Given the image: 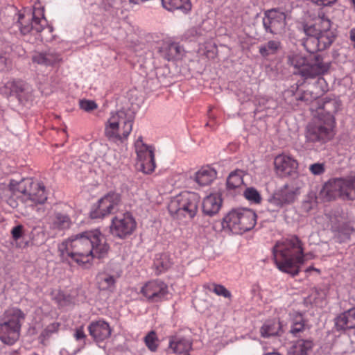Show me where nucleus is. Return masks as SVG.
<instances>
[{"label":"nucleus","mask_w":355,"mask_h":355,"mask_svg":"<svg viewBox=\"0 0 355 355\" xmlns=\"http://www.w3.org/2000/svg\"><path fill=\"white\" fill-rule=\"evenodd\" d=\"M306 38L303 42L306 50L310 53L328 49L336 39V33L331 28V21L324 14L319 15L315 23L304 26Z\"/></svg>","instance_id":"7ed1b4c3"},{"label":"nucleus","mask_w":355,"mask_h":355,"mask_svg":"<svg viewBox=\"0 0 355 355\" xmlns=\"http://www.w3.org/2000/svg\"><path fill=\"white\" fill-rule=\"evenodd\" d=\"M312 270H315V268H314L313 267H309V268H308L306 270V272H309V271ZM315 270H317V269H315Z\"/></svg>","instance_id":"bf43d9fd"},{"label":"nucleus","mask_w":355,"mask_h":355,"mask_svg":"<svg viewBox=\"0 0 355 355\" xmlns=\"http://www.w3.org/2000/svg\"><path fill=\"white\" fill-rule=\"evenodd\" d=\"M244 171L242 170H235L230 173L227 179V187L229 189H234L239 187L243 183V177Z\"/></svg>","instance_id":"e433bc0d"},{"label":"nucleus","mask_w":355,"mask_h":355,"mask_svg":"<svg viewBox=\"0 0 355 355\" xmlns=\"http://www.w3.org/2000/svg\"><path fill=\"white\" fill-rule=\"evenodd\" d=\"M89 335L96 342L103 341L111 335V328L109 324L102 320L93 321L88 326Z\"/></svg>","instance_id":"412c9836"},{"label":"nucleus","mask_w":355,"mask_h":355,"mask_svg":"<svg viewBox=\"0 0 355 355\" xmlns=\"http://www.w3.org/2000/svg\"><path fill=\"white\" fill-rule=\"evenodd\" d=\"M73 337L77 341H82V343L79 345L78 349L75 352V353H76L77 352H79L81 349H83L86 345V335L84 332L83 327H80L76 329L75 333L73 334Z\"/></svg>","instance_id":"a18cd8bd"},{"label":"nucleus","mask_w":355,"mask_h":355,"mask_svg":"<svg viewBox=\"0 0 355 355\" xmlns=\"http://www.w3.org/2000/svg\"><path fill=\"white\" fill-rule=\"evenodd\" d=\"M80 109L85 112H91L97 108L98 105L95 101L92 100L82 99L79 101Z\"/></svg>","instance_id":"49530a36"},{"label":"nucleus","mask_w":355,"mask_h":355,"mask_svg":"<svg viewBox=\"0 0 355 355\" xmlns=\"http://www.w3.org/2000/svg\"><path fill=\"white\" fill-rule=\"evenodd\" d=\"M350 39L354 42L355 46V28L350 31Z\"/></svg>","instance_id":"5fc2aeb1"},{"label":"nucleus","mask_w":355,"mask_h":355,"mask_svg":"<svg viewBox=\"0 0 355 355\" xmlns=\"http://www.w3.org/2000/svg\"><path fill=\"white\" fill-rule=\"evenodd\" d=\"M281 48V42L279 40H270L262 44L259 48V52L263 58L276 54Z\"/></svg>","instance_id":"c9c22d12"},{"label":"nucleus","mask_w":355,"mask_h":355,"mask_svg":"<svg viewBox=\"0 0 355 355\" xmlns=\"http://www.w3.org/2000/svg\"><path fill=\"white\" fill-rule=\"evenodd\" d=\"M72 224L71 218L65 213L55 211L51 216L50 227L55 230H65L70 228Z\"/></svg>","instance_id":"cd10ccee"},{"label":"nucleus","mask_w":355,"mask_h":355,"mask_svg":"<svg viewBox=\"0 0 355 355\" xmlns=\"http://www.w3.org/2000/svg\"><path fill=\"white\" fill-rule=\"evenodd\" d=\"M173 264L172 259L167 253H159L155 255L153 268L156 275H159L168 270Z\"/></svg>","instance_id":"7c9ffc66"},{"label":"nucleus","mask_w":355,"mask_h":355,"mask_svg":"<svg viewBox=\"0 0 355 355\" xmlns=\"http://www.w3.org/2000/svg\"><path fill=\"white\" fill-rule=\"evenodd\" d=\"M309 171L314 175H320L325 172V165L324 163H314L309 166Z\"/></svg>","instance_id":"de8ad7c7"},{"label":"nucleus","mask_w":355,"mask_h":355,"mask_svg":"<svg viewBox=\"0 0 355 355\" xmlns=\"http://www.w3.org/2000/svg\"><path fill=\"white\" fill-rule=\"evenodd\" d=\"M136 227L137 223L133 216L125 213L112 219L110 232L114 236L123 239L131 235Z\"/></svg>","instance_id":"2eb2a0df"},{"label":"nucleus","mask_w":355,"mask_h":355,"mask_svg":"<svg viewBox=\"0 0 355 355\" xmlns=\"http://www.w3.org/2000/svg\"><path fill=\"white\" fill-rule=\"evenodd\" d=\"M192 340L180 334L168 336L167 352L180 355L184 352H189L192 349Z\"/></svg>","instance_id":"aec40b11"},{"label":"nucleus","mask_w":355,"mask_h":355,"mask_svg":"<svg viewBox=\"0 0 355 355\" xmlns=\"http://www.w3.org/2000/svg\"><path fill=\"white\" fill-rule=\"evenodd\" d=\"M162 6L170 11L182 10L187 13L191 9L190 0H162Z\"/></svg>","instance_id":"72a5a7b5"},{"label":"nucleus","mask_w":355,"mask_h":355,"mask_svg":"<svg viewBox=\"0 0 355 355\" xmlns=\"http://www.w3.org/2000/svg\"><path fill=\"white\" fill-rule=\"evenodd\" d=\"M297 189L288 185H284L272 195V202L280 205L282 207L294 202L296 198Z\"/></svg>","instance_id":"b1692460"},{"label":"nucleus","mask_w":355,"mask_h":355,"mask_svg":"<svg viewBox=\"0 0 355 355\" xmlns=\"http://www.w3.org/2000/svg\"><path fill=\"white\" fill-rule=\"evenodd\" d=\"M320 195L327 201L338 198L343 200L355 199V174L329 179L322 187Z\"/></svg>","instance_id":"39448f33"},{"label":"nucleus","mask_w":355,"mask_h":355,"mask_svg":"<svg viewBox=\"0 0 355 355\" xmlns=\"http://www.w3.org/2000/svg\"><path fill=\"white\" fill-rule=\"evenodd\" d=\"M243 196L248 200L254 203H259L261 200L260 193L254 187L246 188L244 191Z\"/></svg>","instance_id":"a19ab883"},{"label":"nucleus","mask_w":355,"mask_h":355,"mask_svg":"<svg viewBox=\"0 0 355 355\" xmlns=\"http://www.w3.org/2000/svg\"><path fill=\"white\" fill-rule=\"evenodd\" d=\"M24 234V227L21 225L15 226L11 230L12 237L14 240L17 241L22 237Z\"/></svg>","instance_id":"09e8293b"},{"label":"nucleus","mask_w":355,"mask_h":355,"mask_svg":"<svg viewBox=\"0 0 355 355\" xmlns=\"http://www.w3.org/2000/svg\"><path fill=\"white\" fill-rule=\"evenodd\" d=\"M135 148L141 170L146 174L153 173L156 167L153 148L144 144L141 136L136 140Z\"/></svg>","instance_id":"4468645a"},{"label":"nucleus","mask_w":355,"mask_h":355,"mask_svg":"<svg viewBox=\"0 0 355 355\" xmlns=\"http://www.w3.org/2000/svg\"><path fill=\"white\" fill-rule=\"evenodd\" d=\"M272 256L277 268L292 277L299 274L304 263L302 243L296 236L278 241L272 248Z\"/></svg>","instance_id":"f03ea898"},{"label":"nucleus","mask_w":355,"mask_h":355,"mask_svg":"<svg viewBox=\"0 0 355 355\" xmlns=\"http://www.w3.org/2000/svg\"><path fill=\"white\" fill-rule=\"evenodd\" d=\"M313 3L319 6H331L334 5L337 0H311Z\"/></svg>","instance_id":"864d4df0"},{"label":"nucleus","mask_w":355,"mask_h":355,"mask_svg":"<svg viewBox=\"0 0 355 355\" xmlns=\"http://www.w3.org/2000/svg\"><path fill=\"white\" fill-rule=\"evenodd\" d=\"M46 25L44 8L34 7L33 10H25L19 13L13 28H17L21 35H27L41 32Z\"/></svg>","instance_id":"1a4fd4ad"},{"label":"nucleus","mask_w":355,"mask_h":355,"mask_svg":"<svg viewBox=\"0 0 355 355\" xmlns=\"http://www.w3.org/2000/svg\"><path fill=\"white\" fill-rule=\"evenodd\" d=\"M352 2H353V4L355 6V0H352Z\"/></svg>","instance_id":"680f3d73"},{"label":"nucleus","mask_w":355,"mask_h":355,"mask_svg":"<svg viewBox=\"0 0 355 355\" xmlns=\"http://www.w3.org/2000/svg\"><path fill=\"white\" fill-rule=\"evenodd\" d=\"M25 319L26 314L19 308L6 310L0 318V340L8 345L15 344L20 337Z\"/></svg>","instance_id":"20e7f679"},{"label":"nucleus","mask_w":355,"mask_h":355,"mask_svg":"<svg viewBox=\"0 0 355 355\" xmlns=\"http://www.w3.org/2000/svg\"><path fill=\"white\" fill-rule=\"evenodd\" d=\"M282 208H283V207L280 205H279V204L276 205V203L275 204L273 203L272 196H271L268 199V204L267 209L269 211H270V212L279 211Z\"/></svg>","instance_id":"603ef678"},{"label":"nucleus","mask_w":355,"mask_h":355,"mask_svg":"<svg viewBox=\"0 0 355 355\" xmlns=\"http://www.w3.org/2000/svg\"><path fill=\"white\" fill-rule=\"evenodd\" d=\"M318 82L319 83H325V80H324V78H320L318 79Z\"/></svg>","instance_id":"13d9d810"},{"label":"nucleus","mask_w":355,"mask_h":355,"mask_svg":"<svg viewBox=\"0 0 355 355\" xmlns=\"http://www.w3.org/2000/svg\"><path fill=\"white\" fill-rule=\"evenodd\" d=\"M129 3L133 5H138L142 2H144V0H128Z\"/></svg>","instance_id":"6e6d98bb"},{"label":"nucleus","mask_w":355,"mask_h":355,"mask_svg":"<svg viewBox=\"0 0 355 355\" xmlns=\"http://www.w3.org/2000/svg\"><path fill=\"white\" fill-rule=\"evenodd\" d=\"M216 171L207 166L196 173L195 180L200 186L205 187L210 184L216 178Z\"/></svg>","instance_id":"c85d7f7f"},{"label":"nucleus","mask_w":355,"mask_h":355,"mask_svg":"<svg viewBox=\"0 0 355 355\" xmlns=\"http://www.w3.org/2000/svg\"><path fill=\"white\" fill-rule=\"evenodd\" d=\"M199 203L200 196L197 193L185 191L171 200L168 209L173 217L193 218L196 215Z\"/></svg>","instance_id":"6e6552de"},{"label":"nucleus","mask_w":355,"mask_h":355,"mask_svg":"<svg viewBox=\"0 0 355 355\" xmlns=\"http://www.w3.org/2000/svg\"><path fill=\"white\" fill-rule=\"evenodd\" d=\"M121 206V195L115 192L109 193L94 205L90 211V217L93 219L102 218L109 214L116 213Z\"/></svg>","instance_id":"f8f14e48"},{"label":"nucleus","mask_w":355,"mask_h":355,"mask_svg":"<svg viewBox=\"0 0 355 355\" xmlns=\"http://www.w3.org/2000/svg\"><path fill=\"white\" fill-rule=\"evenodd\" d=\"M141 293L150 302H159L168 294V286L159 279L149 281L141 287Z\"/></svg>","instance_id":"dca6fc26"},{"label":"nucleus","mask_w":355,"mask_h":355,"mask_svg":"<svg viewBox=\"0 0 355 355\" xmlns=\"http://www.w3.org/2000/svg\"><path fill=\"white\" fill-rule=\"evenodd\" d=\"M222 205V199L218 193L210 194L202 202V211L205 215L212 216L216 214Z\"/></svg>","instance_id":"393cba45"},{"label":"nucleus","mask_w":355,"mask_h":355,"mask_svg":"<svg viewBox=\"0 0 355 355\" xmlns=\"http://www.w3.org/2000/svg\"><path fill=\"white\" fill-rule=\"evenodd\" d=\"M335 326L338 331L355 328V307L337 316L335 318Z\"/></svg>","instance_id":"a878e982"},{"label":"nucleus","mask_w":355,"mask_h":355,"mask_svg":"<svg viewBox=\"0 0 355 355\" xmlns=\"http://www.w3.org/2000/svg\"><path fill=\"white\" fill-rule=\"evenodd\" d=\"M262 24L266 33L282 35L286 31V15L279 8L267 10L263 13Z\"/></svg>","instance_id":"ddd939ff"},{"label":"nucleus","mask_w":355,"mask_h":355,"mask_svg":"<svg viewBox=\"0 0 355 355\" xmlns=\"http://www.w3.org/2000/svg\"><path fill=\"white\" fill-rule=\"evenodd\" d=\"M97 282L101 290L111 291L114 288L116 277L107 273H101L97 277Z\"/></svg>","instance_id":"4c0bfd02"},{"label":"nucleus","mask_w":355,"mask_h":355,"mask_svg":"<svg viewBox=\"0 0 355 355\" xmlns=\"http://www.w3.org/2000/svg\"><path fill=\"white\" fill-rule=\"evenodd\" d=\"M202 35V31L200 27H192L185 32L184 37L189 41H193L197 40Z\"/></svg>","instance_id":"c03bdc74"},{"label":"nucleus","mask_w":355,"mask_h":355,"mask_svg":"<svg viewBox=\"0 0 355 355\" xmlns=\"http://www.w3.org/2000/svg\"><path fill=\"white\" fill-rule=\"evenodd\" d=\"M35 183L31 179H23L20 182L12 180L10 182L9 191H12L14 195L17 193L24 195L28 198L29 189Z\"/></svg>","instance_id":"473e14b6"},{"label":"nucleus","mask_w":355,"mask_h":355,"mask_svg":"<svg viewBox=\"0 0 355 355\" xmlns=\"http://www.w3.org/2000/svg\"><path fill=\"white\" fill-rule=\"evenodd\" d=\"M335 128L333 119L323 121L318 118L316 121L309 123L304 129L305 141L302 148L311 149L315 143L322 144L331 140L336 134Z\"/></svg>","instance_id":"423d86ee"},{"label":"nucleus","mask_w":355,"mask_h":355,"mask_svg":"<svg viewBox=\"0 0 355 355\" xmlns=\"http://www.w3.org/2000/svg\"><path fill=\"white\" fill-rule=\"evenodd\" d=\"M34 63L44 66H53L62 61L61 55L55 50L49 49L44 52H37L32 55Z\"/></svg>","instance_id":"5701e85b"},{"label":"nucleus","mask_w":355,"mask_h":355,"mask_svg":"<svg viewBox=\"0 0 355 355\" xmlns=\"http://www.w3.org/2000/svg\"><path fill=\"white\" fill-rule=\"evenodd\" d=\"M116 133L119 135V139H112L108 138L110 141H112L114 142H123L125 139L128 138V136H124L123 135V128L122 125H118L117 130H116Z\"/></svg>","instance_id":"3c124183"},{"label":"nucleus","mask_w":355,"mask_h":355,"mask_svg":"<svg viewBox=\"0 0 355 355\" xmlns=\"http://www.w3.org/2000/svg\"><path fill=\"white\" fill-rule=\"evenodd\" d=\"M135 113L130 109L123 108L116 112H111L105 128V134L107 138L119 139V135L116 133L118 125H122L123 135L129 136L135 120Z\"/></svg>","instance_id":"9d476101"},{"label":"nucleus","mask_w":355,"mask_h":355,"mask_svg":"<svg viewBox=\"0 0 355 355\" xmlns=\"http://www.w3.org/2000/svg\"><path fill=\"white\" fill-rule=\"evenodd\" d=\"M331 67V62L324 60L320 55H315L309 60L307 69L303 71L304 79L314 78L328 73Z\"/></svg>","instance_id":"a211bd4d"},{"label":"nucleus","mask_w":355,"mask_h":355,"mask_svg":"<svg viewBox=\"0 0 355 355\" xmlns=\"http://www.w3.org/2000/svg\"><path fill=\"white\" fill-rule=\"evenodd\" d=\"M212 288H209L215 294L218 296H223L225 298L230 299L232 297L231 293L223 285L221 284H212Z\"/></svg>","instance_id":"37998d69"},{"label":"nucleus","mask_w":355,"mask_h":355,"mask_svg":"<svg viewBox=\"0 0 355 355\" xmlns=\"http://www.w3.org/2000/svg\"><path fill=\"white\" fill-rule=\"evenodd\" d=\"M12 69V61L7 53H0V71H8Z\"/></svg>","instance_id":"79ce46f5"},{"label":"nucleus","mask_w":355,"mask_h":355,"mask_svg":"<svg viewBox=\"0 0 355 355\" xmlns=\"http://www.w3.org/2000/svg\"><path fill=\"white\" fill-rule=\"evenodd\" d=\"M33 89L26 82L20 79H12L0 87V94L6 98L15 96L20 103L33 99Z\"/></svg>","instance_id":"9b49d317"},{"label":"nucleus","mask_w":355,"mask_h":355,"mask_svg":"<svg viewBox=\"0 0 355 355\" xmlns=\"http://www.w3.org/2000/svg\"><path fill=\"white\" fill-rule=\"evenodd\" d=\"M8 203L13 208L17 207V202L12 198L9 200Z\"/></svg>","instance_id":"4d7b16f0"},{"label":"nucleus","mask_w":355,"mask_h":355,"mask_svg":"<svg viewBox=\"0 0 355 355\" xmlns=\"http://www.w3.org/2000/svg\"><path fill=\"white\" fill-rule=\"evenodd\" d=\"M145 344L152 352H155L158 347V338L154 331H150L144 338Z\"/></svg>","instance_id":"ea45409f"},{"label":"nucleus","mask_w":355,"mask_h":355,"mask_svg":"<svg viewBox=\"0 0 355 355\" xmlns=\"http://www.w3.org/2000/svg\"><path fill=\"white\" fill-rule=\"evenodd\" d=\"M341 102L336 97H325L319 104L318 118L320 120L333 119L334 125L336 126L335 115L341 109Z\"/></svg>","instance_id":"f3484780"},{"label":"nucleus","mask_w":355,"mask_h":355,"mask_svg":"<svg viewBox=\"0 0 355 355\" xmlns=\"http://www.w3.org/2000/svg\"><path fill=\"white\" fill-rule=\"evenodd\" d=\"M109 249L105 237L98 230L71 236L59 245L60 256L63 259L70 257L79 265L88 263L94 258H103Z\"/></svg>","instance_id":"f257e3e1"},{"label":"nucleus","mask_w":355,"mask_h":355,"mask_svg":"<svg viewBox=\"0 0 355 355\" xmlns=\"http://www.w3.org/2000/svg\"><path fill=\"white\" fill-rule=\"evenodd\" d=\"M28 198L37 204L44 203L47 200V194L44 184L37 181L35 182L29 189Z\"/></svg>","instance_id":"c756f323"},{"label":"nucleus","mask_w":355,"mask_h":355,"mask_svg":"<svg viewBox=\"0 0 355 355\" xmlns=\"http://www.w3.org/2000/svg\"><path fill=\"white\" fill-rule=\"evenodd\" d=\"M158 52L163 58L170 61L180 59L184 50L177 42H165L159 46Z\"/></svg>","instance_id":"4be33fe9"},{"label":"nucleus","mask_w":355,"mask_h":355,"mask_svg":"<svg viewBox=\"0 0 355 355\" xmlns=\"http://www.w3.org/2000/svg\"><path fill=\"white\" fill-rule=\"evenodd\" d=\"M282 331V325L279 320H269L264 322L260 329L261 336L263 338H269L279 335Z\"/></svg>","instance_id":"2f4dec72"},{"label":"nucleus","mask_w":355,"mask_h":355,"mask_svg":"<svg viewBox=\"0 0 355 355\" xmlns=\"http://www.w3.org/2000/svg\"><path fill=\"white\" fill-rule=\"evenodd\" d=\"M257 215L251 209H239L230 211L223 219L222 227L233 234H243L252 229Z\"/></svg>","instance_id":"0eeeda50"},{"label":"nucleus","mask_w":355,"mask_h":355,"mask_svg":"<svg viewBox=\"0 0 355 355\" xmlns=\"http://www.w3.org/2000/svg\"><path fill=\"white\" fill-rule=\"evenodd\" d=\"M287 62L295 69L293 73L303 78V71L307 69L309 60L300 53H291L287 56Z\"/></svg>","instance_id":"bb28decb"},{"label":"nucleus","mask_w":355,"mask_h":355,"mask_svg":"<svg viewBox=\"0 0 355 355\" xmlns=\"http://www.w3.org/2000/svg\"><path fill=\"white\" fill-rule=\"evenodd\" d=\"M313 343L311 340H298L290 348L291 355H306L313 348Z\"/></svg>","instance_id":"f704fd0d"},{"label":"nucleus","mask_w":355,"mask_h":355,"mask_svg":"<svg viewBox=\"0 0 355 355\" xmlns=\"http://www.w3.org/2000/svg\"><path fill=\"white\" fill-rule=\"evenodd\" d=\"M182 354H184V355H190V354H189V352H184V353H182Z\"/></svg>","instance_id":"052dcab7"},{"label":"nucleus","mask_w":355,"mask_h":355,"mask_svg":"<svg viewBox=\"0 0 355 355\" xmlns=\"http://www.w3.org/2000/svg\"><path fill=\"white\" fill-rule=\"evenodd\" d=\"M275 168L277 174L281 177L289 176L297 168V162L291 156L279 155L275 158Z\"/></svg>","instance_id":"6ab92c4d"},{"label":"nucleus","mask_w":355,"mask_h":355,"mask_svg":"<svg viewBox=\"0 0 355 355\" xmlns=\"http://www.w3.org/2000/svg\"><path fill=\"white\" fill-rule=\"evenodd\" d=\"M59 324L54 322L48 325L42 332V335L49 336L51 334L56 332L58 329Z\"/></svg>","instance_id":"8fccbe9b"},{"label":"nucleus","mask_w":355,"mask_h":355,"mask_svg":"<svg viewBox=\"0 0 355 355\" xmlns=\"http://www.w3.org/2000/svg\"><path fill=\"white\" fill-rule=\"evenodd\" d=\"M305 320L301 314H297L293 318L290 332L294 336H297L298 334L305 329Z\"/></svg>","instance_id":"58836bf2"}]
</instances>
